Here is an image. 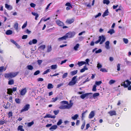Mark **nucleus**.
<instances>
[{
  "label": "nucleus",
  "instance_id": "obj_47",
  "mask_svg": "<svg viewBox=\"0 0 131 131\" xmlns=\"http://www.w3.org/2000/svg\"><path fill=\"white\" fill-rule=\"evenodd\" d=\"M117 70L118 71H119L120 69V64L119 63H118L117 65Z\"/></svg>",
  "mask_w": 131,
  "mask_h": 131
},
{
  "label": "nucleus",
  "instance_id": "obj_5",
  "mask_svg": "<svg viewBox=\"0 0 131 131\" xmlns=\"http://www.w3.org/2000/svg\"><path fill=\"white\" fill-rule=\"evenodd\" d=\"M74 32H69L66 34L68 38H71L73 37L75 35Z\"/></svg>",
  "mask_w": 131,
  "mask_h": 131
},
{
  "label": "nucleus",
  "instance_id": "obj_38",
  "mask_svg": "<svg viewBox=\"0 0 131 131\" xmlns=\"http://www.w3.org/2000/svg\"><path fill=\"white\" fill-rule=\"evenodd\" d=\"M50 69H47L43 73H42L43 75H44L45 74L47 73H48V72H50Z\"/></svg>",
  "mask_w": 131,
  "mask_h": 131
},
{
  "label": "nucleus",
  "instance_id": "obj_39",
  "mask_svg": "<svg viewBox=\"0 0 131 131\" xmlns=\"http://www.w3.org/2000/svg\"><path fill=\"white\" fill-rule=\"evenodd\" d=\"M115 80H111L109 82V84L110 85H111L114 83H115Z\"/></svg>",
  "mask_w": 131,
  "mask_h": 131
},
{
  "label": "nucleus",
  "instance_id": "obj_12",
  "mask_svg": "<svg viewBox=\"0 0 131 131\" xmlns=\"http://www.w3.org/2000/svg\"><path fill=\"white\" fill-rule=\"evenodd\" d=\"M108 113L110 114V115L111 116L116 115V111H111L109 112Z\"/></svg>",
  "mask_w": 131,
  "mask_h": 131
},
{
  "label": "nucleus",
  "instance_id": "obj_52",
  "mask_svg": "<svg viewBox=\"0 0 131 131\" xmlns=\"http://www.w3.org/2000/svg\"><path fill=\"white\" fill-rule=\"evenodd\" d=\"M30 5L31 7L34 8L36 6V5L33 3H31L30 4Z\"/></svg>",
  "mask_w": 131,
  "mask_h": 131
},
{
  "label": "nucleus",
  "instance_id": "obj_36",
  "mask_svg": "<svg viewBox=\"0 0 131 131\" xmlns=\"http://www.w3.org/2000/svg\"><path fill=\"white\" fill-rule=\"evenodd\" d=\"M110 3V1L109 0H103V3L104 4H106L107 5L108 4Z\"/></svg>",
  "mask_w": 131,
  "mask_h": 131
},
{
  "label": "nucleus",
  "instance_id": "obj_50",
  "mask_svg": "<svg viewBox=\"0 0 131 131\" xmlns=\"http://www.w3.org/2000/svg\"><path fill=\"white\" fill-rule=\"evenodd\" d=\"M123 40L124 42L126 44L128 42V40L127 39L124 38Z\"/></svg>",
  "mask_w": 131,
  "mask_h": 131
},
{
  "label": "nucleus",
  "instance_id": "obj_16",
  "mask_svg": "<svg viewBox=\"0 0 131 131\" xmlns=\"http://www.w3.org/2000/svg\"><path fill=\"white\" fill-rule=\"evenodd\" d=\"M94 116V114L93 111H91L89 115V117L90 118H93Z\"/></svg>",
  "mask_w": 131,
  "mask_h": 131
},
{
  "label": "nucleus",
  "instance_id": "obj_34",
  "mask_svg": "<svg viewBox=\"0 0 131 131\" xmlns=\"http://www.w3.org/2000/svg\"><path fill=\"white\" fill-rule=\"evenodd\" d=\"M27 68L28 69L31 70H32L33 69V67L31 65H29L27 66Z\"/></svg>",
  "mask_w": 131,
  "mask_h": 131
},
{
  "label": "nucleus",
  "instance_id": "obj_4",
  "mask_svg": "<svg viewBox=\"0 0 131 131\" xmlns=\"http://www.w3.org/2000/svg\"><path fill=\"white\" fill-rule=\"evenodd\" d=\"M77 76H75L73 77L72 78L71 81L69 82L68 85H73L75 84L77 82Z\"/></svg>",
  "mask_w": 131,
  "mask_h": 131
},
{
  "label": "nucleus",
  "instance_id": "obj_54",
  "mask_svg": "<svg viewBox=\"0 0 131 131\" xmlns=\"http://www.w3.org/2000/svg\"><path fill=\"white\" fill-rule=\"evenodd\" d=\"M8 115L9 117H12L13 116L12 113V112H9L8 114Z\"/></svg>",
  "mask_w": 131,
  "mask_h": 131
},
{
  "label": "nucleus",
  "instance_id": "obj_17",
  "mask_svg": "<svg viewBox=\"0 0 131 131\" xmlns=\"http://www.w3.org/2000/svg\"><path fill=\"white\" fill-rule=\"evenodd\" d=\"M7 93L8 94L10 95H12L13 93V91L11 89H7Z\"/></svg>",
  "mask_w": 131,
  "mask_h": 131
},
{
  "label": "nucleus",
  "instance_id": "obj_20",
  "mask_svg": "<svg viewBox=\"0 0 131 131\" xmlns=\"http://www.w3.org/2000/svg\"><path fill=\"white\" fill-rule=\"evenodd\" d=\"M107 32L108 33L110 34V35H112L113 34L115 33V31L113 29H111L109 31H108Z\"/></svg>",
  "mask_w": 131,
  "mask_h": 131
},
{
  "label": "nucleus",
  "instance_id": "obj_28",
  "mask_svg": "<svg viewBox=\"0 0 131 131\" xmlns=\"http://www.w3.org/2000/svg\"><path fill=\"white\" fill-rule=\"evenodd\" d=\"M99 95L100 94L99 93H95L93 94V97L95 99L96 97L99 96Z\"/></svg>",
  "mask_w": 131,
  "mask_h": 131
},
{
  "label": "nucleus",
  "instance_id": "obj_35",
  "mask_svg": "<svg viewBox=\"0 0 131 131\" xmlns=\"http://www.w3.org/2000/svg\"><path fill=\"white\" fill-rule=\"evenodd\" d=\"M15 102L17 104H20L21 102V100L18 98H16L15 100Z\"/></svg>",
  "mask_w": 131,
  "mask_h": 131
},
{
  "label": "nucleus",
  "instance_id": "obj_27",
  "mask_svg": "<svg viewBox=\"0 0 131 131\" xmlns=\"http://www.w3.org/2000/svg\"><path fill=\"white\" fill-rule=\"evenodd\" d=\"M79 117V115L78 114H76L71 117V118L73 120H75Z\"/></svg>",
  "mask_w": 131,
  "mask_h": 131
},
{
  "label": "nucleus",
  "instance_id": "obj_14",
  "mask_svg": "<svg viewBox=\"0 0 131 131\" xmlns=\"http://www.w3.org/2000/svg\"><path fill=\"white\" fill-rule=\"evenodd\" d=\"M110 42L109 41H107L105 43V47L107 49H109L110 48L109 46Z\"/></svg>",
  "mask_w": 131,
  "mask_h": 131
},
{
  "label": "nucleus",
  "instance_id": "obj_31",
  "mask_svg": "<svg viewBox=\"0 0 131 131\" xmlns=\"http://www.w3.org/2000/svg\"><path fill=\"white\" fill-rule=\"evenodd\" d=\"M87 110H86L83 113H82V114L81 115V118L82 119H83V118L84 117V116L85 115L86 113L87 112Z\"/></svg>",
  "mask_w": 131,
  "mask_h": 131
},
{
  "label": "nucleus",
  "instance_id": "obj_53",
  "mask_svg": "<svg viewBox=\"0 0 131 131\" xmlns=\"http://www.w3.org/2000/svg\"><path fill=\"white\" fill-rule=\"evenodd\" d=\"M59 110L54 111H53V112L55 115H57L59 113Z\"/></svg>",
  "mask_w": 131,
  "mask_h": 131
},
{
  "label": "nucleus",
  "instance_id": "obj_40",
  "mask_svg": "<svg viewBox=\"0 0 131 131\" xmlns=\"http://www.w3.org/2000/svg\"><path fill=\"white\" fill-rule=\"evenodd\" d=\"M18 23H16L14 25V27L15 29L17 30L18 29Z\"/></svg>",
  "mask_w": 131,
  "mask_h": 131
},
{
  "label": "nucleus",
  "instance_id": "obj_57",
  "mask_svg": "<svg viewBox=\"0 0 131 131\" xmlns=\"http://www.w3.org/2000/svg\"><path fill=\"white\" fill-rule=\"evenodd\" d=\"M85 125V122L82 125L81 127V129H83Z\"/></svg>",
  "mask_w": 131,
  "mask_h": 131
},
{
  "label": "nucleus",
  "instance_id": "obj_46",
  "mask_svg": "<svg viewBox=\"0 0 131 131\" xmlns=\"http://www.w3.org/2000/svg\"><path fill=\"white\" fill-rule=\"evenodd\" d=\"M68 74L67 73H64L62 76V78H66Z\"/></svg>",
  "mask_w": 131,
  "mask_h": 131
},
{
  "label": "nucleus",
  "instance_id": "obj_26",
  "mask_svg": "<svg viewBox=\"0 0 131 131\" xmlns=\"http://www.w3.org/2000/svg\"><path fill=\"white\" fill-rule=\"evenodd\" d=\"M80 45L79 44H77L74 47V49L75 51L78 50V49L79 48Z\"/></svg>",
  "mask_w": 131,
  "mask_h": 131
},
{
  "label": "nucleus",
  "instance_id": "obj_42",
  "mask_svg": "<svg viewBox=\"0 0 131 131\" xmlns=\"http://www.w3.org/2000/svg\"><path fill=\"white\" fill-rule=\"evenodd\" d=\"M102 83L101 81H96L95 84L97 85H99Z\"/></svg>",
  "mask_w": 131,
  "mask_h": 131
},
{
  "label": "nucleus",
  "instance_id": "obj_33",
  "mask_svg": "<svg viewBox=\"0 0 131 131\" xmlns=\"http://www.w3.org/2000/svg\"><path fill=\"white\" fill-rule=\"evenodd\" d=\"M52 50V47L51 46H48L47 47V52H49Z\"/></svg>",
  "mask_w": 131,
  "mask_h": 131
},
{
  "label": "nucleus",
  "instance_id": "obj_49",
  "mask_svg": "<svg viewBox=\"0 0 131 131\" xmlns=\"http://www.w3.org/2000/svg\"><path fill=\"white\" fill-rule=\"evenodd\" d=\"M65 5L66 6H70V7L71 8H72V6H71V3H69V2H68V3H67Z\"/></svg>",
  "mask_w": 131,
  "mask_h": 131
},
{
  "label": "nucleus",
  "instance_id": "obj_61",
  "mask_svg": "<svg viewBox=\"0 0 131 131\" xmlns=\"http://www.w3.org/2000/svg\"><path fill=\"white\" fill-rule=\"evenodd\" d=\"M5 121H0V125H3L5 122Z\"/></svg>",
  "mask_w": 131,
  "mask_h": 131
},
{
  "label": "nucleus",
  "instance_id": "obj_25",
  "mask_svg": "<svg viewBox=\"0 0 131 131\" xmlns=\"http://www.w3.org/2000/svg\"><path fill=\"white\" fill-rule=\"evenodd\" d=\"M30 107V105L27 104L25 105V111L28 110Z\"/></svg>",
  "mask_w": 131,
  "mask_h": 131
},
{
  "label": "nucleus",
  "instance_id": "obj_64",
  "mask_svg": "<svg viewBox=\"0 0 131 131\" xmlns=\"http://www.w3.org/2000/svg\"><path fill=\"white\" fill-rule=\"evenodd\" d=\"M10 41L11 42H12V43H13L15 45L17 43L16 41H14V40L12 39H11Z\"/></svg>",
  "mask_w": 131,
  "mask_h": 131
},
{
  "label": "nucleus",
  "instance_id": "obj_23",
  "mask_svg": "<svg viewBox=\"0 0 131 131\" xmlns=\"http://www.w3.org/2000/svg\"><path fill=\"white\" fill-rule=\"evenodd\" d=\"M14 83V80L13 79H10L8 81V84L9 85L13 84Z\"/></svg>",
  "mask_w": 131,
  "mask_h": 131
},
{
  "label": "nucleus",
  "instance_id": "obj_1",
  "mask_svg": "<svg viewBox=\"0 0 131 131\" xmlns=\"http://www.w3.org/2000/svg\"><path fill=\"white\" fill-rule=\"evenodd\" d=\"M18 72H11L7 73L5 75V77L6 78H12L16 76L18 74Z\"/></svg>",
  "mask_w": 131,
  "mask_h": 131
},
{
  "label": "nucleus",
  "instance_id": "obj_6",
  "mask_svg": "<svg viewBox=\"0 0 131 131\" xmlns=\"http://www.w3.org/2000/svg\"><path fill=\"white\" fill-rule=\"evenodd\" d=\"M125 82H127V84H126L125 82H124L122 86H123L125 88H126L128 87V85H129L131 84V81H129L128 80H127Z\"/></svg>",
  "mask_w": 131,
  "mask_h": 131
},
{
  "label": "nucleus",
  "instance_id": "obj_29",
  "mask_svg": "<svg viewBox=\"0 0 131 131\" xmlns=\"http://www.w3.org/2000/svg\"><path fill=\"white\" fill-rule=\"evenodd\" d=\"M78 72V70H74L71 72L70 73L72 75H73L76 74Z\"/></svg>",
  "mask_w": 131,
  "mask_h": 131
},
{
  "label": "nucleus",
  "instance_id": "obj_15",
  "mask_svg": "<svg viewBox=\"0 0 131 131\" xmlns=\"http://www.w3.org/2000/svg\"><path fill=\"white\" fill-rule=\"evenodd\" d=\"M57 128V126L56 125H54L51 126L49 128V130H55Z\"/></svg>",
  "mask_w": 131,
  "mask_h": 131
},
{
  "label": "nucleus",
  "instance_id": "obj_56",
  "mask_svg": "<svg viewBox=\"0 0 131 131\" xmlns=\"http://www.w3.org/2000/svg\"><path fill=\"white\" fill-rule=\"evenodd\" d=\"M102 67V65L100 63H99L97 64V67L98 69L101 68Z\"/></svg>",
  "mask_w": 131,
  "mask_h": 131
},
{
  "label": "nucleus",
  "instance_id": "obj_11",
  "mask_svg": "<svg viewBox=\"0 0 131 131\" xmlns=\"http://www.w3.org/2000/svg\"><path fill=\"white\" fill-rule=\"evenodd\" d=\"M5 8L9 10H10L13 9L12 7L10 5H8L7 4H5Z\"/></svg>",
  "mask_w": 131,
  "mask_h": 131
},
{
  "label": "nucleus",
  "instance_id": "obj_30",
  "mask_svg": "<svg viewBox=\"0 0 131 131\" xmlns=\"http://www.w3.org/2000/svg\"><path fill=\"white\" fill-rule=\"evenodd\" d=\"M20 91V93L21 95H24L25 94V88L23 89L19 90Z\"/></svg>",
  "mask_w": 131,
  "mask_h": 131
},
{
  "label": "nucleus",
  "instance_id": "obj_21",
  "mask_svg": "<svg viewBox=\"0 0 131 131\" xmlns=\"http://www.w3.org/2000/svg\"><path fill=\"white\" fill-rule=\"evenodd\" d=\"M108 9L106 10L104 13L102 15V16L104 17L105 16H107L108 15Z\"/></svg>",
  "mask_w": 131,
  "mask_h": 131
},
{
  "label": "nucleus",
  "instance_id": "obj_44",
  "mask_svg": "<svg viewBox=\"0 0 131 131\" xmlns=\"http://www.w3.org/2000/svg\"><path fill=\"white\" fill-rule=\"evenodd\" d=\"M40 73V71L39 70H38L36 71V72H35L34 73V75H37L38 74H39Z\"/></svg>",
  "mask_w": 131,
  "mask_h": 131
},
{
  "label": "nucleus",
  "instance_id": "obj_18",
  "mask_svg": "<svg viewBox=\"0 0 131 131\" xmlns=\"http://www.w3.org/2000/svg\"><path fill=\"white\" fill-rule=\"evenodd\" d=\"M68 38L66 34V35L61 37L59 38H58V39L59 40H66V39Z\"/></svg>",
  "mask_w": 131,
  "mask_h": 131
},
{
  "label": "nucleus",
  "instance_id": "obj_59",
  "mask_svg": "<svg viewBox=\"0 0 131 131\" xmlns=\"http://www.w3.org/2000/svg\"><path fill=\"white\" fill-rule=\"evenodd\" d=\"M12 99V96H10L9 98V101L10 102H13Z\"/></svg>",
  "mask_w": 131,
  "mask_h": 131
},
{
  "label": "nucleus",
  "instance_id": "obj_19",
  "mask_svg": "<svg viewBox=\"0 0 131 131\" xmlns=\"http://www.w3.org/2000/svg\"><path fill=\"white\" fill-rule=\"evenodd\" d=\"M86 64V62L85 61H81V62H78V64L79 66H81L83 65L84 64Z\"/></svg>",
  "mask_w": 131,
  "mask_h": 131
},
{
  "label": "nucleus",
  "instance_id": "obj_37",
  "mask_svg": "<svg viewBox=\"0 0 131 131\" xmlns=\"http://www.w3.org/2000/svg\"><path fill=\"white\" fill-rule=\"evenodd\" d=\"M57 68V66L56 64L53 65L51 66V69H55Z\"/></svg>",
  "mask_w": 131,
  "mask_h": 131
},
{
  "label": "nucleus",
  "instance_id": "obj_62",
  "mask_svg": "<svg viewBox=\"0 0 131 131\" xmlns=\"http://www.w3.org/2000/svg\"><path fill=\"white\" fill-rule=\"evenodd\" d=\"M39 65H40L42 63V61L41 60H38L37 61Z\"/></svg>",
  "mask_w": 131,
  "mask_h": 131
},
{
  "label": "nucleus",
  "instance_id": "obj_58",
  "mask_svg": "<svg viewBox=\"0 0 131 131\" xmlns=\"http://www.w3.org/2000/svg\"><path fill=\"white\" fill-rule=\"evenodd\" d=\"M58 97H55V98H53L52 99V102H55L58 99Z\"/></svg>",
  "mask_w": 131,
  "mask_h": 131
},
{
  "label": "nucleus",
  "instance_id": "obj_60",
  "mask_svg": "<svg viewBox=\"0 0 131 131\" xmlns=\"http://www.w3.org/2000/svg\"><path fill=\"white\" fill-rule=\"evenodd\" d=\"M101 13H99L97 15L95 16V18H96L99 16H100L101 15Z\"/></svg>",
  "mask_w": 131,
  "mask_h": 131
},
{
  "label": "nucleus",
  "instance_id": "obj_7",
  "mask_svg": "<svg viewBox=\"0 0 131 131\" xmlns=\"http://www.w3.org/2000/svg\"><path fill=\"white\" fill-rule=\"evenodd\" d=\"M91 93H85L84 94H83L81 95H80V97L82 99H84L85 97H86L87 99H88L89 98L88 95L89 94H92Z\"/></svg>",
  "mask_w": 131,
  "mask_h": 131
},
{
  "label": "nucleus",
  "instance_id": "obj_32",
  "mask_svg": "<svg viewBox=\"0 0 131 131\" xmlns=\"http://www.w3.org/2000/svg\"><path fill=\"white\" fill-rule=\"evenodd\" d=\"M23 126H19L18 128V130L20 131H24V130L23 128Z\"/></svg>",
  "mask_w": 131,
  "mask_h": 131
},
{
  "label": "nucleus",
  "instance_id": "obj_41",
  "mask_svg": "<svg viewBox=\"0 0 131 131\" xmlns=\"http://www.w3.org/2000/svg\"><path fill=\"white\" fill-rule=\"evenodd\" d=\"M46 47L45 45H43L39 47V48L41 50H44Z\"/></svg>",
  "mask_w": 131,
  "mask_h": 131
},
{
  "label": "nucleus",
  "instance_id": "obj_51",
  "mask_svg": "<svg viewBox=\"0 0 131 131\" xmlns=\"http://www.w3.org/2000/svg\"><path fill=\"white\" fill-rule=\"evenodd\" d=\"M62 123V121L61 119H60L57 123V125H59Z\"/></svg>",
  "mask_w": 131,
  "mask_h": 131
},
{
  "label": "nucleus",
  "instance_id": "obj_3",
  "mask_svg": "<svg viewBox=\"0 0 131 131\" xmlns=\"http://www.w3.org/2000/svg\"><path fill=\"white\" fill-rule=\"evenodd\" d=\"M73 103L71 102V101H70V103L68 105H65L61 107L60 108L62 109H69L72 106Z\"/></svg>",
  "mask_w": 131,
  "mask_h": 131
},
{
  "label": "nucleus",
  "instance_id": "obj_24",
  "mask_svg": "<svg viewBox=\"0 0 131 131\" xmlns=\"http://www.w3.org/2000/svg\"><path fill=\"white\" fill-rule=\"evenodd\" d=\"M53 85L51 83H49L47 86V88L48 89L53 88Z\"/></svg>",
  "mask_w": 131,
  "mask_h": 131
},
{
  "label": "nucleus",
  "instance_id": "obj_22",
  "mask_svg": "<svg viewBox=\"0 0 131 131\" xmlns=\"http://www.w3.org/2000/svg\"><path fill=\"white\" fill-rule=\"evenodd\" d=\"M13 33L12 31L11 30H9L6 31V34L7 35H11Z\"/></svg>",
  "mask_w": 131,
  "mask_h": 131
},
{
  "label": "nucleus",
  "instance_id": "obj_8",
  "mask_svg": "<svg viewBox=\"0 0 131 131\" xmlns=\"http://www.w3.org/2000/svg\"><path fill=\"white\" fill-rule=\"evenodd\" d=\"M74 21V19L73 18L68 19L66 20V23L67 24H71L73 23Z\"/></svg>",
  "mask_w": 131,
  "mask_h": 131
},
{
  "label": "nucleus",
  "instance_id": "obj_48",
  "mask_svg": "<svg viewBox=\"0 0 131 131\" xmlns=\"http://www.w3.org/2000/svg\"><path fill=\"white\" fill-rule=\"evenodd\" d=\"M100 71L103 72H107V71L104 68H101L100 70Z\"/></svg>",
  "mask_w": 131,
  "mask_h": 131
},
{
  "label": "nucleus",
  "instance_id": "obj_13",
  "mask_svg": "<svg viewBox=\"0 0 131 131\" xmlns=\"http://www.w3.org/2000/svg\"><path fill=\"white\" fill-rule=\"evenodd\" d=\"M56 117V116L54 115L52 116L50 114H46L44 117V118H52L54 119Z\"/></svg>",
  "mask_w": 131,
  "mask_h": 131
},
{
  "label": "nucleus",
  "instance_id": "obj_2",
  "mask_svg": "<svg viewBox=\"0 0 131 131\" xmlns=\"http://www.w3.org/2000/svg\"><path fill=\"white\" fill-rule=\"evenodd\" d=\"M99 39L95 41V44H97L100 42V44H102L105 41V37L103 35L101 36H100L99 37Z\"/></svg>",
  "mask_w": 131,
  "mask_h": 131
},
{
  "label": "nucleus",
  "instance_id": "obj_43",
  "mask_svg": "<svg viewBox=\"0 0 131 131\" xmlns=\"http://www.w3.org/2000/svg\"><path fill=\"white\" fill-rule=\"evenodd\" d=\"M34 124V122H33V121H32V122H30L28 123L27 124L28 126L30 127L32 125Z\"/></svg>",
  "mask_w": 131,
  "mask_h": 131
},
{
  "label": "nucleus",
  "instance_id": "obj_55",
  "mask_svg": "<svg viewBox=\"0 0 131 131\" xmlns=\"http://www.w3.org/2000/svg\"><path fill=\"white\" fill-rule=\"evenodd\" d=\"M102 50L101 49H99L98 50L95 51V53H100L102 52Z\"/></svg>",
  "mask_w": 131,
  "mask_h": 131
},
{
  "label": "nucleus",
  "instance_id": "obj_45",
  "mask_svg": "<svg viewBox=\"0 0 131 131\" xmlns=\"http://www.w3.org/2000/svg\"><path fill=\"white\" fill-rule=\"evenodd\" d=\"M96 86L95 85H94L92 91H96Z\"/></svg>",
  "mask_w": 131,
  "mask_h": 131
},
{
  "label": "nucleus",
  "instance_id": "obj_10",
  "mask_svg": "<svg viewBox=\"0 0 131 131\" xmlns=\"http://www.w3.org/2000/svg\"><path fill=\"white\" fill-rule=\"evenodd\" d=\"M37 40L35 39H33L32 41L30 40L29 42V44L30 45H31L32 44H35L37 42Z\"/></svg>",
  "mask_w": 131,
  "mask_h": 131
},
{
  "label": "nucleus",
  "instance_id": "obj_9",
  "mask_svg": "<svg viewBox=\"0 0 131 131\" xmlns=\"http://www.w3.org/2000/svg\"><path fill=\"white\" fill-rule=\"evenodd\" d=\"M56 22L58 26L60 27H62L64 25V23L59 20H56Z\"/></svg>",
  "mask_w": 131,
  "mask_h": 131
},
{
  "label": "nucleus",
  "instance_id": "obj_63",
  "mask_svg": "<svg viewBox=\"0 0 131 131\" xmlns=\"http://www.w3.org/2000/svg\"><path fill=\"white\" fill-rule=\"evenodd\" d=\"M38 81H43V79L42 78H39L38 79Z\"/></svg>",
  "mask_w": 131,
  "mask_h": 131
}]
</instances>
